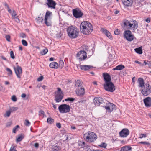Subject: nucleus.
Wrapping results in <instances>:
<instances>
[{
    "instance_id": "49530a36",
    "label": "nucleus",
    "mask_w": 151,
    "mask_h": 151,
    "mask_svg": "<svg viewBox=\"0 0 151 151\" xmlns=\"http://www.w3.org/2000/svg\"><path fill=\"white\" fill-rule=\"evenodd\" d=\"M139 143L142 144H143L146 145H147L148 146H149L150 145V144L148 142H139Z\"/></svg>"
},
{
    "instance_id": "79ce46f5",
    "label": "nucleus",
    "mask_w": 151,
    "mask_h": 151,
    "mask_svg": "<svg viewBox=\"0 0 151 151\" xmlns=\"http://www.w3.org/2000/svg\"><path fill=\"white\" fill-rule=\"evenodd\" d=\"M54 121V120L51 118H48L47 119V122L48 123L51 124Z\"/></svg>"
},
{
    "instance_id": "2eb2a0df",
    "label": "nucleus",
    "mask_w": 151,
    "mask_h": 151,
    "mask_svg": "<svg viewBox=\"0 0 151 151\" xmlns=\"http://www.w3.org/2000/svg\"><path fill=\"white\" fill-rule=\"evenodd\" d=\"M46 4L49 8L54 9H55V6L57 4L56 2L53 0H47Z\"/></svg>"
},
{
    "instance_id": "a878e982",
    "label": "nucleus",
    "mask_w": 151,
    "mask_h": 151,
    "mask_svg": "<svg viewBox=\"0 0 151 151\" xmlns=\"http://www.w3.org/2000/svg\"><path fill=\"white\" fill-rule=\"evenodd\" d=\"M52 149L53 151H59L61 148L59 146L54 145L52 147Z\"/></svg>"
},
{
    "instance_id": "0e129e2a",
    "label": "nucleus",
    "mask_w": 151,
    "mask_h": 151,
    "mask_svg": "<svg viewBox=\"0 0 151 151\" xmlns=\"http://www.w3.org/2000/svg\"><path fill=\"white\" fill-rule=\"evenodd\" d=\"M6 70L10 74L12 75V72L10 69L7 68L6 69Z\"/></svg>"
},
{
    "instance_id": "603ef678",
    "label": "nucleus",
    "mask_w": 151,
    "mask_h": 151,
    "mask_svg": "<svg viewBox=\"0 0 151 151\" xmlns=\"http://www.w3.org/2000/svg\"><path fill=\"white\" fill-rule=\"evenodd\" d=\"M147 137V135L145 134H139V138L142 139L143 137L145 138Z\"/></svg>"
},
{
    "instance_id": "69168bd1",
    "label": "nucleus",
    "mask_w": 151,
    "mask_h": 151,
    "mask_svg": "<svg viewBox=\"0 0 151 151\" xmlns=\"http://www.w3.org/2000/svg\"><path fill=\"white\" fill-rule=\"evenodd\" d=\"M145 21L148 23H149L150 22V18H147L145 20Z\"/></svg>"
},
{
    "instance_id": "6e6d98bb",
    "label": "nucleus",
    "mask_w": 151,
    "mask_h": 151,
    "mask_svg": "<svg viewBox=\"0 0 151 151\" xmlns=\"http://www.w3.org/2000/svg\"><path fill=\"white\" fill-rule=\"evenodd\" d=\"M43 79V77L42 76H41L39 77L37 79V81H41Z\"/></svg>"
},
{
    "instance_id": "473e14b6",
    "label": "nucleus",
    "mask_w": 151,
    "mask_h": 151,
    "mask_svg": "<svg viewBox=\"0 0 151 151\" xmlns=\"http://www.w3.org/2000/svg\"><path fill=\"white\" fill-rule=\"evenodd\" d=\"M110 107L111 108V110L109 111V112H111L114 109H116V106L112 103H110Z\"/></svg>"
},
{
    "instance_id": "f03ea898",
    "label": "nucleus",
    "mask_w": 151,
    "mask_h": 151,
    "mask_svg": "<svg viewBox=\"0 0 151 151\" xmlns=\"http://www.w3.org/2000/svg\"><path fill=\"white\" fill-rule=\"evenodd\" d=\"M67 31L68 36L71 38H75L78 35L79 31L76 27H70L68 28Z\"/></svg>"
},
{
    "instance_id": "680f3d73",
    "label": "nucleus",
    "mask_w": 151,
    "mask_h": 151,
    "mask_svg": "<svg viewBox=\"0 0 151 151\" xmlns=\"http://www.w3.org/2000/svg\"><path fill=\"white\" fill-rule=\"evenodd\" d=\"M56 126L59 128H60L61 127V124L60 123H58L56 124Z\"/></svg>"
},
{
    "instance_id": "c9c22d12",
    "label": "nucleus",
    "mask_w": 151,
    "mask_h": 151,
    "mask_svg": "<svg viewBox=\"0 0 151 151\" xmlns=\"http://www.w3.org/2000/svg\"><path fill=\"white\" fill-rule=\"evenodd\" d=\"M144 65H147L149 67H151V63L150 61H146L145 60L144 62Z\"/></svg>"
},
{
    "instance_id": "2f4dec72",
    "label": "nucleus",
    "mask_w": 151,
    "mask_h": 151,
    "mask_svg": "<svg viewBox=\"0 0 151 151\" xmlns=\"http://www.w3.org/2000/svg\"><path fill=\"white\" fill-rule=\"evenodd\" d=\"M76 86L77 87H80L81 86L82 84V82L80 80H78L76 81Z\"/></svg>"
},
{
    "instance_id": "774afa93",
    "label": "nucleus",
    "mask_w": 151,
    "mask_h": 151,
    "mask_svg": "<svg viewBox=\"0 0 151 151\" xmlns=\"http://www.w3.org/2000/svg\"><path fill=\"white\" fill-rule=\"evenodd\" d=\"M106 109L107 110V111H108L109 112V111L111 110V108L110 106H106Z\"/></svg>"
},
{
    "instance_id": "e2e57ef3",
    "label": "nucleus",
    "mask_w": 151,
    "mask_h": 151,
    "mask_svg": "<svg viewBox=\"0 0 151 151\" xmlns=\"http://www.w3.org/2000/svg\"><path fill=\"white\" fill-rule=\"evenodd\" d=\"M20 36L21 37H22V38H25L26 37V35L24 33H22L20 34Z\"/></svg>"
},
{
    "instance_id": "9b49d317",
    "label": "nucleus",
    "mask_w": 151,
    "mask_h": 151,
    "mask_svg": "<svg viewBox=\"0 0 151 151\" xmlns=\"http://www.w3.org/2000/svg\"><path fill=\"white\" fill-rule=\"evenodd\" d=\"M14 68L17 77L19 78H20L22 73V70L21 67L17 65L16 67H14Z\"/></svg>"
},
{
    "instance_id": "b1692460",
    "label": "nucleus",
    "mask_w": 151,
    "mask_h": 151,
    "mask_svg": "<svg viewBox=\"0 0 151 151\" xmlns=\"http://www.w3.org/2000/svg\"><path fill=\"white\" fill-rule=\"evenodd\" d=\"M132 148L129 146H125L121 148L120 151H132Z\"/></svg>"
},
{
    "instance_id": "3c124183",
    "label": "nucleus",
    "mask_w": 151,
    "mask_h": 151,
    "mask_svg": "<svg viewBox=\"0 0 151 151\" xmlns=\"http://www.w3.org/2000/svg\"><path fill=\"white\" fill-rule=\"evenodd\" d=\"M10 55L12 58L14 59L15 58V56L13 52L12 51H11L10 52Z\"/></svg>"
},
{
    "instance_id": "4468645a",
    "label": "nucleus",
    "mask_w": 151,
    "mask_h": 151,
    "mask_svg": "<svg viewBox=\"0 0 151 151\" xmlns=\"http://www.w3.org/2000/svg\"><path fill=\"white\" fill-rule=\"evenodd\" d=\"M93 103L96 106H99L104 103L103 99L101 97L95 98L93 100Z\"/></svg>"
},
{
    "instance_id": "1a4fd4ad",
    "label": "nucleus",
    "mask_w": 151,
    "mask_h": 151,
    "mask_svg": "<svg viewBox=\"0 0 151 151\" xmlns=\"http://www.w3.org/2000/svg\"><path fill=\"white\" fill-rule=\"evenodd\" d=\"M124 36L129 41H131L134 39V35L129 30H126L124 32Z\"/></svg>"
},
{
    "instance_id": "a19ab883",
    "label": "nucleus",
    "mask_w": 151,
    "mask_h": 151,
    "mask_svg": "<svg viewBox=\"0 0 151 151\" xmlns=\"http://www.w3.org/2000/svg\"><path fill=\"white\" fill-rule=\"evenodd\" d=\"M107 145V144L104 142L102 143L100 145H99V146L101 147L106 148Z\"/></svg>"
},
{
    "instance_id": "bb28decb",
    "label": "nucleus",
    "mask_w": 151,
    "mask_h": 151,
    "mask_svg": "<svg viewBox=\"0 0 151 151\" xmlns=\"http://www.w3.org/2000/svg\"><path fill=\"white\" fill-rule=\"evenodd\" d=\"M134 50L136 52L139 54H142V47L135 49Z\"/></svg>"
},
{
    "instance_id": "4be33fe9",
    "label": "nucleus",
    "mask_w": 151,
    "mask_h": 151,
    "mask_svg": "<svg viewBox=\"0 0 151 151\" xmlns=\"http://www.w3.org/2000/svg\"><path fill=\"white\" fill-rule=\"evenodd\" d=\"M80 68L84 70H87L90 69L92 66L91 65H81L80 66Z\"/></svg>"
},
{
    "instance_id": "a18cd8bd",
    "label": "nucleus",
    "mask_w": 151,
    "mask_h": 151,
    "mask_svg": "<svg viewBox=\"0 0 151 151\" xmlns=\"http://www.w3.org/2000/svg\"><path fill=\"white\" fill-rule=\"evenodd\" d=\"M22 45L24 46H27L28 45L27 42L24 40H22Z\"/></svg>"
},
{
    "instance_id": "72a5a7b5",
    "label": "nucleus",
    "mask_w": 151,
    "mask_h": 151,
    "mask_svg": "<svg viewBox=\"0 0 151 151\" xmlns=\"http://www.w3.org/2000/svg\"><path fill=\"white\" fill-rule=\"evenodd\" d=\"M116 67L117 70H121L125 68V66L122 65H119Z\"/></svg>"
},
{
    "instance_id": "6ab92c4d",
    "label": "nucleus",
    "mask_w": 151,
    "mask_h": 151,
    "mask_svg": "<svg viewBox=\"0 0 151 151\" xmlns=\"http://www.w3.org/2000/svg\"><path fill=\"white\" fill-rule=\"evenodd\" d=\"M123 4L127 6L132 5L133 3L132 0H122Z\"/></svg>"
},
{
    "instance_id": "58836bf2",
    "label": "nucleus",
    "mask_w": 151,
    "mask_h": 151,
    "mask_svg": "<svg viewBox=\"0 0 151 151\" xmlns=\"http://www.w3.org/2000/svg\"><path fill=\"white\" fill-rule=\"evenodd\" d=\"M11 113V111L9 110V111H7L6 112V114L4 115V116L5 117H9Z\"/></svg>"
},
{
    "instance_id": "13d9d810",
    "label": "nucleus",
    "mask_w": 151,
    "mask_h": 151,
    "mask_svg": "<svg viewBox=\"0 0 151 151\" xmlns=\"http://www.w3.org/2000/svg\"><path fill=\"white\" fill-rule=\"evenodd\" d=\"M133 21H131L130 22V24H129V27L128 29H130V28H132L133 29V28H132V26L133 25Z\"/></svg>"
},
{
    "instance_id": "4c0bfd02",
    "label": "nucleus",
    "mask_w": 151,
    "mask_h": 151,
    "mask_svg": "<svg viewBox=\"0 0 151 151\" xmlns=\"http://www.w3.org/2000/svg\"><path fill=\"white\" fill-rule=\"evenodd\" d=\"M19 127V126L18 125L16 126L13 129V132L14 133H16V131L18 130V128Z\"/></svg>"
},
{
    "instance_id": "c756f323",
    "label": "nucleus",
    "mask_w": 151,
    "mask_h": 151,
    "mask_svg": "<svg viewBox=\"0 0 151 151\" xmlns=\"http://www.w3.org/2000/svg\"><path fill=\"white\" fill-rule=\"evenodd\" d=\"M48 51V50L47 48L43 49L42 51L40 52V54L42 55H43L46 54Z\"/></svg>"
},
{
    "instance_id": "412c9836",
    "label": "nucleus",
    "mask_w": 151,
    "mask_h": 151,
    "mask_svg": "<svg viewBox=\"0 0 151 151\" xmlns=\"http://www.w3.org/2000/svg\"><path fill=\"white\" fill-rule=\"evenodd\" d=\"M138 83L139 84L138 86L143 88L145 86L144 82L142 78H139L138 80Z\"/></svg>"
},
{
    "instance_id": "c85d7f7f",
    "label": "nucleus",
    "mask_w": 151,
    "mask_h": 151,
    "mask_svg": "<svg viewBox=\"0 0 151 151\" xmlns=\"http://www.w3.org/2000/svg\"><path fill=\"white\" fill-rule=\"evenodd\" d=\"M24 138V136L22 135H19L16 139V142L21 141Z\"/></svg>"
},
{
    "instance_id": "cd10ccee",
    "label": "nucleus",
    "mask_w": 151,
    "mask_h": 151,
    "mask_svg": "<svg viewBox=\"0 0 151 151\" xmlns=\"http://www.w3.org/2000/svg\"><path fill=\"white\" fill-rule=\"evenodd\" d=\"M36 20L37 23L39 24L42 23L43 21V19L42 17H39L36 18Z\"/></svg>"
},
{
    "instance_id": "4d7b16f0",
    "label": "nucleus",
    "mask_w": 151,
    "mask_h": 151,
    "mask_svg": "<svg viewBox=\"0 0 151 151\" xmlns=\"http://www.w3.org/2000/svg\"><path fill=\"white\" fill-rule=\"evenodd\" d=\"M16 15H17V14H16V12L14 10H13L12 12V16L13 18L16 17Z\"/></svg>"
},
{
    "instance_id": "052dcab7",
    "label": "nucleus",
    "mask_w": 151,
    "mask_h": 151,
    "mask_svg": "<svg viewBox=\"0 0 151 151\" xmlns=\"http://www.w3.org/2000/svg\"><path fill=\"white\" fill-rule=\"evenodd\" d=\"M15 147V145H12V146L10 149V150H12V151H13V150H14Z\"/></svg>"
},
{
    "instance_id": "423d86ee",
    "label": "nucleus",
    "mask_w": 151,
    "mask_h": 151,
    "mask_svg": "<svg viewBox=\"0 0 151 151\" xmlns=\"http://www.w3.org/2000/svg\"><path fill=\"white\" fill-rule=\"evenodd\" d=\"M142 94L144 96H147L151 93V86L149 84H146L141 90Z\"/></svg>"
},
{
    "instance_id": "393cba45",
    "label": "nucleus",
    "mask_w": 151,
    "mask_h": 151,
    "mask_svg": "<svg viewBox=\"0 0 151 151\" xmlns=\"http://www.w3.org/2000/svg\"><path fill=\"white\" fill-rule=\"evenodd\" d=\"M49 66L52 68L57 69L58 67V65L57 62H53L49 64Z\"/></svg>"
},
{
    "instance_id": "09e8293b",
    "label": "nucleus",
    "mask_w": 151,
    "mask_h": 151,
    "mask_svg": "<svg viewBox=\"0 0 151 151\" xmlns=\"http://www.w3.org/2000/svg\"><path fill=\"white\" fill-rule=\"evenodd\" d=\"M85 142H80L79 143V145L81 146V147H84L85 146Z\"/></svg>"
},
{
    "instance_id": "6e6552de",
    "label": "nucleus",
    "mask_w": 151,
    "mask_h": 151,
    "mask_svg": "<svg viewBox=\"0 0 151 151\" xmlns=\"http://www.w3.org/2000/svg\"><path fill=\"white\" fill-rule=\"evenodd\" d=\"M58 109L60 113H66L70 111V106L66 104H62L59 106Z\"/></svg>"
},
{
    "instance_id": "8fccbe9b",
    "label": "nucleus",
    "mask_w": 151,
    "mask_h": 151,
    "mask_svg": "<svg viewBox=\"0 0 151 151\" xmlns=\"http://www.w3.org/2000/svg\"><path fill=\"white\" fill-rule=\"evenodd\" d=\"M5 38L8 41L10 42V36L9 35H6Z\"/></svg>"
},
{
    "instance_id": "aec40b11",
    "label": "nucleus",
    "mask_w": 151,
    "mask_h": 151,
    "mask_svg": "<svg viewBox=\"0 0 151 151\" xmlns=\"http://www.w3.org/2000/svg\"><path fill=\"white\" fill-rule=\"evenodd\" d=\"M138 27V24L137 22L135 20L133 21V25L132 26V28H130V29L133 31H135Z\"/></svg>"
},
{
    "instance_id": "f3484780",
    "label": "nucleus",
    "mask_w": 151,
    "mask_h": 151,
    "mask_svg": "<svg viewBox=\"0 0 151 151\" xmlns=\"http://www.w3.org/2000/svg\"><path fill=\"white\" fill-rule=\"evenodd\" d=\"M85 90L83 88L81 87L80 88L77 90L76 91V93L77 96H82L85 93Z\"/></svg>"
},
{
    "instance_id": "f257e3e1",
    "label": "nucleus",
    "mask_w": 151,
    "mask_h": 151,
    "mask_svg": "<svg viewBox=\"0 0 151 151\" xmlns=\"http://www.w3.org/2000/svg\"><path fill=\"white\" fill-rule=\"evenodd\" d=\"M80 29L81 32L85 35L90 34L93 29L91 24L87 21L82 22L80 25Z\"/></svg>"
},
{
    "instance_id": "e433bc0d",
    "label": "nucleus",
    "mask_w": 151,
    "mask_h": 151,
    "mask_svg": "<svg viewBox=\"0 0 151 151\" xmlns=\"http://www.w3.org/2000/svg\"><path fill=\"white\" fill-rule=\"evenodd\" d=\"M18 109V108L17 107H12L10 108L9 110L11 112L15 111H17Z\"/></svg>"
},
{
    "instance_id": "c03bdc74",
    "label": "nucleus",
    "mask_w": 151,
    "mask_h": 151,
    "mask_svg": "<svg viewBox=\"0 0 151 151\" xmlns=\"http://www.w3.org/2000/svg\"><path fill=\"white\" fill-rule=\"evenodd\" d=\"M25 121L24 124L26 126H29L30 125V123L28 120H25Z\"/></svg>"
},
{
    "instance_id": "864d4df0",
    "label": "nucleus",
    "mask_w": 151,
    "mask_h": 151,
    "mask_svg": "<svg viewBox=\"0 0 151 151\" xmlns=\"http://www.w3.org/2000/svg\"><path fill=\"white\" fill-rule=\"evenodd\" d=\"M13 19L17 23H19L20 22L19 19L17 17H13Z\"/></svg>"
},
{
    "instance_id": "a211bd4d",
    "label": "nucleus",
    "mask_w": 151,
    "mask_h": 151,
    "mask_svg": "<svg viewBox=\"0 0 151 151\" xmlns=\"http://www.w3.org/2000/svg\"><path fill=\"white\" fill-rule=\"evenodd\" d=\"M103 75L105 83L111 82V77L107 73H103Z\"/></svg>"
},
{
    "instance_id": "5701e85b",
    "label": "nucleus",
    "mask_w": 151,
    "mask_h": 151,
    "mask_svg": "<svg viewBox=\"0 0 151 151\" xmlns=\"http://www.w3.org/2000/svg\"><path fill=\"white\" fill-rule=\"evenodd\" d=\"M102 31L106 35L109 39H111L112 37V36L111 33L106 29L104 28H102Z\"/></svg>"
},
{
    "instance_id": "5fc2aeb1",
    "label": "nucleus",
    "mask_w": 151,
    "mask_h": 151,
    "mask_svg": "<svg viewBox=\"0 0 151 151\" xmlns=\"http://www.w3.org/2000/svg\"><path fill=\"white\" fill-rule=\"evenodd\" d=\"M12 99L14 102L16 101L17 100V99L15 95H13L12 96Z\"/></svg>"
},
{
    "instance_id": "20e7f679",
    "label": "nucleus",
    "mask_w": 151,
    "mask_h": 151,
    "mask_svg": "<svg viewBox=\"0 0 151 151\" xmlns=\"http://www.w3.org/2000/svg\"><path fill=\"white\" fill-rule=\"evenodd\" d=\"M57 89V91L55 92V100L56 101V102H59L62 99L64 94L60 88H58Z\"/></svg>"
},
{
    "instance_id": "7ed1b4c3",
    "label": "nucleus",
    "mask_w": 151,
    "mask_h": 151,
    "mask_svg": "<svg viewBox=\"0 0 151 151\" xmlns=\"http://www.w3.org/2000/svg\"><path fill=\"white\" fill-rule=\"evenodd\" d=\"M84 137L87 141L89 142H93L96 140L97 138L96 134L90 131L85 134Z\"/></svg>"
},
{
    "instance_id": "0eeeda50",
    "label": "nucleus",
    "mask_w": 151,
    "mask_h": 151,
    "mask_svg": "<svg viewBox=\"0 0 151 151\" xmlns=\"http://www.w3.org/2000/svg\"><path fill=\"white\" fill-rule=\"evenodd\" d=\"M104 87L106 91L111 92H113L115 90V87L112 82L105 83Z\"/></svg>"
},
{
    "instance_id": "338daca9",
    "label": "nucleus",
    "mask_w": 151,
    "mask_h": 151,
    "mask_svg": "<svg viewBox=\"0 0 151 151\" xmlns=\"http://www.w3.org/2000/svg\"><path fill=\"white\" fill-rule=\"evenodd\" d=\"M114 33L115 35H118L119 34V31L118 29H117L116 31H114Z\"/></svg>"
},
{
    "instance_id": "ddd939ff",
    "label": "nucleus",
    "mask_w": 151,
    "mask_h": 151,
    "mask_svg": "<svg viewBox=\"0 0 151 151\" xmlns=\"http://www.w3.org/2000/svg\"><path fill=\"white\" fill-rule=\"evenodd\" d=\"M120 136L122 137H126L129 134V131L127 128L123 129L119 133Z\"/></svg>"
},
{
    "instance_id": "9d476101",
    "label": "nucleus",
    "mask_w": 151,
    "mask_h": 151,
    "mask_svg": "<svg viewBox=\"0 0 151 151\" xmlns=\"http://www.w3.org/2000/svg\"><path fill=\"white\" fill-rule=\"evenodd\" d=\"M86 54L85 51L81 50L77 54V57L80 60H84L87 58Z\"/></svg>"
},
{
    "instance_id": "de8ad7c7",
    "label": "nucleus",
    "mask_w": 151,
    "mask_h": 151,
    "mask_svg": "<svg viewBox=\"0 0 151 151\" xmlns=\"http://www.w3.org/2000/svg\"><path fill=\"white\" fill-rule=\"evenodd\" d=\"M39 115L44 116L45 115L44 112L42 110H40L39 111Z\"/></svg>"
},
{
    "instance_id": "dca6fc26",
    "label": "nucleus",
    "mask_w": 151,
    "mask_h": 151,
    "mask_svg": "<svg viewBox=\"0 0 151 151\" xmlns=\"http://www.w3.org/2000/svg\"><path fill=\"white\" fill-rule=\"evenodd\" d=\"M144 102L145 106L147 107H150L151 106V98L147 97L143 100Z\"/></svg>"
},
{
    "instance_id": "7c9ffc66",
    "label": "nucleus",
    "mask_w": 151,
    "mask_h": 151,
    "mask_svg": "<svg viewBox=\"0 0 151 151\" xmlns=\"http://www.w3.org/2000/svg\"><path fill=\"white\" fill-rule=\"evenodd\" d=\"M130 22L128 20L125 21L124 23V27H126L128 29L129 27V24H130Z\"/></svg>"
},
{
    "instance_id": "bf43d9fd",
    "label": "nucleus",
    "mask_w": 151,
    "mask_h": 151,
    "mask_svg": "<svg viewBox=\"0 0 151 151\" xmlns=\"http://www.w3.org/2000/svg\"><path fill=\"white\" fill-rule=\"evenodd\" d=\"M133 21H131L130 22V24H129V27L128 29H130V28H132L133 29V28H132V26L133 25Z\"/></svg>"
},
{
    "instance_id": "f704fd0d",
    "label": "nucleus",
    "mask_w": 151,
    "mask_h": 151,
    "mask_svg": "<svg viewBox=\"0 0 151 151\" xmlns=\"http://www.w3.org/2000/svg\"><path fill=\"white\" fill-rule=\"evenodd\" d=\"M59 67L61 69L64 66V63L63 60H60L59 62Z\"/></svg>"
},
{
    "instance_id": "39448f33",
    "label": "nucleus",
    "mask_w": 151,
    "mask_h": 151,
    "mask_svg": "<svg viewBox=\"0 0 151 151\" xmlns=\"http://www.w3.org/2000/svg\"><path fill=\"white\" fill-rule=\"evenodd\" d=\"M52 15V12L49 11H47L46 13L45 17L44 23L47 26H51L52 25L51 16Z\"/></svg>"
},
{
    "instance_id": "ea45409f",
    "label": "nucleus",
    "mask_w": 151,
    "mask_h": 151,
    "mask_svg": "<svg viewBox=\"0 0 151 151\" xmlns=\"http://www.w3.org/2000/svg\"><path fill=\"white\" fill-rule=\"evenodd\" d=\"M82 48L83 49V51H85V52L86 51L88 50V46L86 45H83L82 46Z\"/></svg>"
},
{
    "instance_id": "37998d69",
    "label": "nucleus",
    "mask_w": 151,
    "mask_h": 151,
    "mask_svg": "<svg viewBox=\"0 0 151 151\" xmlns=\"http://www.w3.org/2000/svg\"><path fill=\"white\" fill-rule=\"evenodd\" d=\"M75 100V99L73 98H68L67 99H65V101H73L74 100Z\"/></svg>"
},
{
    "instance_id": "f8f14e48",
    "label": "nucleus",
    "mask_w": 151,
    "mask_h": 151,
    "mask_svg": "<svg viewBox=\"0 0 151 151\" xmlns=\"http://www.w3.org/2000/svg\"><path fill=\"white\" fill-rule=\"evenodd\" d=\"M73 12L74 16L76 18L81 17L83 15V13L79 9H73Z\"/></svg>"
}]
</instances>
